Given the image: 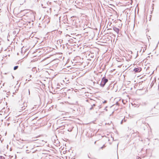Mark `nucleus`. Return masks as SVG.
Returning <instances> with one entry per match:
<instances>
[{
	"instance_id": "2eb2a0df",
	"label": "nucleus",
	"mask_w": 159,
	"mask_h": 159,
	"mask_svg": "<svg viewBox=\"0 0 159 159\" xmlns=\"http://www.w3.org/2000/svg\"><path fill=\"white\" fill-rule=\"evenodd\" d=\"M96 141H95V142H94V144H96Z\"/></svg>"
},
{
	"instance_id": "f8f14e48",
	"label": "nucleus",
	"mask_w": 159,
	"mask_h": 159,
	"mask_svg": "<svg viewBox=\"0 0 159 159\" xmlns=\"http://www.w3.org/2000/svg\"><path fill=\"white\" fill-rule=\"evenodd\" d=\"M29 94L30 95V91L29 90Z\"/></svg>"
},
{
	"instance_id": "423d86ee",
	"label": "nucleus",
	"mask_w": 159,
	"mask_h": 159,
	"mask_svg": "<svg viewBox=\"0 0 159 159\" xmlns=\"http://www.w3.org/2000/svg\"><path fill=\"white\" fill-rule=\"evenodd\" d=\"M147 104V103L145 102H143L142 103V105L143 106L146 105Z\"/></svg>"
},
{
	"instance_id": "7ed1b4c3",
	"label": "nucleus",
	"mask_w": 159,
	"mask_h": 159,
	"mask_svg": "<svg viewBox=\"0 0 159 159\" xmlns=\"http://www.w3.org/2000/svg\"><path fill=\"white\" fill-rule=\"evenodd\" d=\"M141 70V68L140 67L135 68L134 69V71L135 72H139Z\"/></svg>"
},
{
	"instance_id": "20e7f679",
	"label": "nucleus",
	"mask_w": 159,
	"mask_h": 159,
	"mask_svg": "<svg viewBox=\"0 0 159 159\" xmlns=\"http://www.w3.org/2000/svg\"><path fill=\"white\" fill-rule=\"evenodd\" d=\"M113 30L114 31H115L117 33H118L119 32V29H118L116 27H114L113 28Z\"/></svg>"
},
{
	"instance_id": "9b49d317",
	"label": "nucleus",
	"mask_w": 159,
	"mask_h": 159,
	"mask_svg": "<svg viewBox=\"0 0 159 159\" xmlns=\"http://www.w3.org/2000/svg\"><path fill=\"white\" fill-rule=\"evenodd\" d=\"M123 120H121V121L120 124H122V123H123Z\"/></svg>"
},
{
	"instance_id": "412c9836",
	"label": "nucleus",
	"mask_w": 159,
	"mask_h": 159,
	"mask_svg": "<svg viewBox=\"0 0 159 159\" xmlns=\"http://www.w3.org/2000/svg\"><path fill=\"white\" fill-rule=\"evenodd\" d=\"M36 140H34L33 141Z\"/></svg>"
},
{
	"instance_id": "f3484780",
	"label": "nucleus",
	"mask_w": 159,
	"mask_h": 159,
	"mask_svg": "<svg viewBox=\"0 0 159 159\" xmlns=\"http://www.w3.org/2000/svg\"><path fill=\"white\" fill-rule=\"evenodd\" d=\"M88 157H89V158H90V157L89 156H88Z\"/></svg>"
},
{
	"instance_id": "39448f33",
	"label": "nucleus",
	"mask_w": 159,
	"mask_h": 159,
	"mask_svg": "<svg viewBox=\"0 0 159 159\" xmlns=\"http://www.w3.org/2000/svg\"><path fill=\"white\" fill-rule=\"evenodd\" d=\"M18 66H15L14 68V70H15L16 69H18Z\"/></svg>"
},
{
	"instance_id": "ddd939ff",
	"label": "nucleus",
	"mask_w": 159,
	"mask_h": 159,
	"mask_svg": "<svg viewBox=\"0 0 159 159\" xmlns=\"http://www.w3.org/2000/svg\"><path fill=\"white\" fill-rule=\"evenodd\" d=\"M31 77V75H30V77Z\"/></svg>"
},
{
	"instance_id": "0eeeda50",
	"label": "nucleus",
	"mask_w": 159,
	"mask_h": 159,
	"mask_svg": "<svg viewBox=\"0 0 159 159\" xmlns=\"http://www.w3.org/2000/svg\"><path fill=\"white\" fill-rule=\"evenodd\" d=\"M4 157H2V156H0V159H4Z\"/></svg>"
},
{
	"instance_id": "a211bd4d",
	"label": "nucleus",
	"mask_w": 159,
	"mask_h": 159,
	"mask_svg": "<svg viewBox=\"0 0 159 159\" xmlns=\"http://www.w3.org/2000/svg\"><path fill=\"white\" fill-rule=\"evenodd\" d=\"M142 51V50H141L140 51V52H141Z\"/></svg>"
},
{
	"instance_id": "dca6fc26",
	"label": "nucleus",
	"mask_w": 159,
	"mask_h": 159,
	"mask_svg": "<svg viewBox=\"0 0 159 159\" xmlns=\"http://www.w3.org/2000/svg\"><path fill=\"white\" fill-rule=\"evenodd\" d=\"M139 158L141 159V158H140V157H138V159H139Z\"/></svg>"
},
{
	"instance_id": "6e6552de",
	"label": "nucleus",
	"mask_w": 159,
	"mask_h": 159,
	"mask_svg": "<svg viewBox=\"0 0 159 159\" xmlns=\"http://www.w3.org/2000/svg\"><path fill=\"white\" fill-rule=\"evenodd\" d=\"M93 107L91 106V107L90 108V110H92L93 109Z\"/></svg>"
},
{
	"instance_id": "1a4fd4ad",
	"label": "nucleus",
	"mask_w": 159,
	"mask_h": 159,
	"mask_svg": "<svg viewBox=\"0 0 159 159\" xmlns=\"http://www.w3.org/2000/svg\"><path fill=\"white\" fill-rule=\"evenodd\" d=\"M146 50V48H143V52L145 51V50Z\"/></svg>"
},
{
	"instance_id": "f257e3e1",
	"label": "nucleus",
	"mask_w": 159,
	"mask_h": 159,
	"mask_svg": "<svg viewBox=\"0 0 159 159\" xmlns=\"http://www.w3.org/2000/svg\"><path fill=\"white\" fill-rule=\"evenodd\" d=\"M18 104L19 105L18 107L21 108L20 110L21 111L25 109V107L27 106L26 103L24 102L21 99L19 101Z\"/></svg>"
},
{
	"instance_id": "9d476101",
	"label": "nucleus",
	"mask_w": 159,
	"mask_h": 159,
	"mask_svg": "<svg viewBox=\"0 0 159 159\" xmlns=\"http://www.w3.org/2000/svg\"><path fill=\"white\" fill-rule=\"evenodd\" d=\"M95 106V105L94 104H93V105H92V106L93 107Z\"/></svg>"
},
{
	"instance_id": "f03ea898",
	"label": "nucleus",
	"mask_w": 159,
	"mask_h": 159,
	"mask_svg": "<svg viewBox=\"0 0 159 159\" xmlns=\"http://www.w3.org/2000/svg\"><path fill=\"white\" fill-rule=\"evenodd\" d=\"M108 81V80L107 79L104 77H103L102 79L101 82L100 84L101 86L103 87Z\"/></svg>"
},
{
	"instance_id": "aec40b11",
	"label": "nucleus",
	"mask_w": 159,
	"mask_h": 159,
	"mask_svg": "<svg viewBox=\"0 0 159 159\" xmlns=\"http://www.w3.org/2000/svg\"><path fill=\"white\" fill-rule=\"evenodd\" d=\"M142 51V50H141L140 51V52H141Z\"/></svg>"
},
{
	"instance_id": "6ab92c4d",
	"label": "nucleus",
	"mask_w": 159,
	"mask_h": 159,
	"mask_svg": "<svg viewBox=\"0 0 159 159\" xmlns=\"http://www.w3.org/2000/svg\"><path fill=\"white\" fill-rule=\"evenodd\" d=\"M142 51V50H141L140 51V52H141Z\"/></svg>"
},
{
	"instance_id": "4468645a",
	"label": "nucleus",
	"mask_w": 159,
	"mask_h": 159,
	"mask_svg": "<svg viewBox=\"0 0 159 159\" xmlns=\"http://www.w3.org/2000/svg\"><path fill=\"white\" fill-rule=\"evenodd\" d=\"M106 102V101H105L104 102V103H105Z\"/></svg>"
}]
</instances>
